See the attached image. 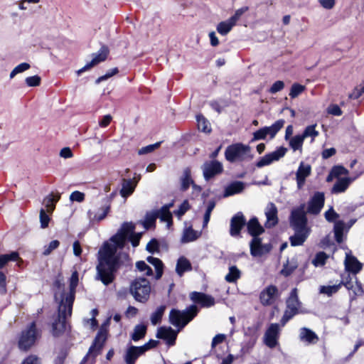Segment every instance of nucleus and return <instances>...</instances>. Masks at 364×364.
Wrapping results in <instances>:
<instances>
[{"mask_svg": "<svg viewBox=\"0 0 364 364\" xmlns=\"http://www.w3.org/2000/svg\"><path fill=\"white\" fill-rule=\"evenodd\" d=\"M134 228L133 223H124L117 232L104 242L99 250L97 278L105 285L109 284L114 279V273L121 265V257H128L127 255L120 252L124 247L127 238L129 236L133 247L139 245L141 233H133Z\"/></svg>", "mask_w": 364, "mask_h": 364, "instance_id": "obj_1", "label": "nucleus"}, {"mask_svg": "<svg viewBox=\"0 0 364 364\" xmlns=\"http://www.w3.org/2000/svg\"><path fill=\"white\" fill-rule=\"evenodd\" d=\"M227 161L233 163L250 160L253 158L251 154V147L242 143H236L228 146L225 151Z\"/></svg>", "mask_w": 364, "mask_h": 364, "instance_id": "obj_2", "label": "nucleus"}, {"mask_svg": "<svg viewBox=\"0 0 364 364\" xmlns=\"http://www.w3.org/2000/svg\"><path fill=\"white\" fill-rule=\"evenodd\" d=\"M198 311V308L195 305H191L183 311L172 309L169 314L170 322L174 326L181 329L197 315Z\"/></svg>", "mask_w": 364, "mask_h": 364, "instance_id": "obj_3", "label": "nucleus"}, {"mask_svg": "<svg viewBox=\"0 0 364 364\" xmlns=\"http://www.w3.org/2000/svg\"><path fill=\"white\" fill-rule=\"evenodd\" d=\"M130 292L137 301L146 302L151 292L149 282L144 278L136 279L130 285Z\"/></svg>", "mask_w": 364, "mask_h": 364, "instance_id": "obj_4", "label": "nucleus"}, {"mask_svg": "<svg viewBox=\"0 0 364 364\" xmlns=\"http://www.w3.org/2000/svg\"><path fill=\"white\" fill-rule=\"evenodd\" d=\"M73 306L59 302L58 318L52 325V334L54 336H58L62 334L66 328L65 320L71 316Z\"/></svg>", "mask_w": 364, "mask_h": 364, "instance_id": "obj_5", "label": "nucleus"}, {"mask_svg": "<svg viewBox=\"0 0 364 364\" xmlns=\"http://www.w3.org/2000/svg\"><path fill=\"white\" fill-rule=\"evenodd\" d=\"M301 303L298 299L297 289H293L291 291L290 296L287 301V309L281 320L282 324L284 326L286 323L290 320L294 315L303 313Z\"/></svg>", "mask_w": 364, "mask_h": 364, "instance_id": "obj_6", "label": "nucleus"}, {"mask_svg": "<svg viewBox=\"0 0 364 364\" xmlns=\"http://www.w3.org/2000/svg\"><path fill=\"white\" fill-rule=\"evenodd\" d=\"M78 284V273L77 271L73 272L70 279V289L68 292H65L64 289H62L60 287L58 288V291L55 293V298L58 302L63 301L64 304L73 306L75 288Z\"/></svg>", "mask_w": 364, "mask_h": 364, "instance_id": "obj_7", "label": "nucleus"}, {"mask_svg": "<svg viewBox=\"0 0 364 364\" xmlns=\"http://www.w3.org/2000/svg\"><path fill=\"white\" fill-rule=\"evenodd\" d=\"M38 336L39 333L36 328L35 323L33 322L27 329L22 332L18 342L19 348L21 350H28L35 343Z\"/></svg>", "mask_w": 364, "mask_h": 364, "instance_id": "obj_8", "label": "nucleus"}, {"mask_svg": "<svg viewBox=\"0 0 364 364\" xmlns=\"http://www.w3.org/2000/svg\"><path fill=\"white\" fill-rule=\"evenodd\" d=\"M304 208V205H301L300 207L291 211L290 224L294 229L308 230L306 226V218Z\"/></svg>", "mask_w": 364, "mask_h": 364, "instance_id": "obj_9", "label": "nucleus"}, {"mask_svg": "<svg viewBox=\"0 0 364 364\" xmlns=\"http://www.w3.org/2000/svg\"><path fill=\"white\" fill-rule=\"evenodd\" d=\"M287 152V148L284 146H279L275 151L267 154L263 157H262L257 162L256 166L258 168H262L263 166L270 165L272 163L277 161L280 159L283 158Z\"/></svg>", "mask_w": 364, "mask_h": 364, "instance_id": "obj_10", "label": "nucleus"}, {"mask_svg": "<svg viewBox=\"0 0 364 364\" xmlns=\"http://www.w3.org/2000/svg\"><path fill=\"white\" fill-rule=\"evenodd\" d=\"M278 296L277 288L274 285H269L261 291L259 300L262 305L270 306L274 303Z\"/></svg>", "mask_w": 364, "mask_h": 364, "instance_id": "obj_11", "label": "nucleus"}, {"mask_svg": "<svg viewBox=\"0 0 364 364\" xmlns=\"http://www.w3.org/2000/svg\"><path fill=\"white\" fill-rule=\"evenodd\" d=\"M203 176L206 181L220 174L223 171V164L218 161H207L202 166Z\"/></svg>", "mask_w": 364, "mask_h": 364, "instance_id": "obj_12", "label": "nucleus"}, {"mask_svg": "<svg viewBox=\"0 0 364 364\" xmlns=\"http://www.w3.org/2000/svg\"><path fill=\"white\" fill-rule=\"evenodd\" d=\"M108 53L109 49L107 47H102L97 53L93 55V58L90 63H87L83 68L77 71V75H80L82 73L91 69L98 63L105 61L108 55Z\"/></svg>", "mask_w": 364, "mask_h": 364, "instance_id": "obj_13", "label": "nucleus"}, {"mask_svg": "<svg viewBox=\"0 0 364 364\" xmlns=\"http://www.w3.org/2000/svg\"><path fill=\"white\" fill-rule=\"evenodd\" d=\"M270 244H262L260 238L255 237L250 242V252L254 257H261L270 252Z\"/></svg>", "mask_w": 364, "mask_h": 364, "instance_id": "obj_14", "label": "nucleus"}, {"mask_svg": "<svg viewBox=\"0 0 364 364\" xmlns=\"http://www.w3.org/2000/svg\"><path fill=\"white\" fill-rule=\"evenodd\" d=\"M279 335V326L277 323H272L266 331L264 336V343L273 348L277 345Z\"/></svg>", "mask_w": 364, "mask_h": 364, "instance_id": "obj_15", "label": "nucleus"}, {"mask_svg": "<svg viewBox=\"0 0 364 364\" xmlns=\"http://www.w3.org/2000/svg\"><path fill=\"white\" fill-rule=\"evenodd\" d=\"M190 298L203 308L211 307L215 304V299L212 296L201 292L193 291L191 294Z\"/></svg>", "mask_w": 364, "mask_h": 364, "instance_id": "obj_16", "label": "nucleus"}, {"mask_svg": "<svg viewBox=\"0 0 364 364\" xmlns=\"http://www.w3.org/2000/svg\"><path fill=\"white\" fill-rule=\"evenodd\" d=\"M245 223V218L242 213L239 212L235 214L230 220V235L232 237L238 236Z\"/></svg>", "mask_w": 364, "mask_h": 364, "instance_id": "obj_17", "label": "nucleus"}, {"mask_svg": "<svg viewBox=\"0 0 364 364\" xmlns=\"http://www.w3.org/2000/svg\"><path fill=\"white\" fill-rule=\"evenodd\" d=\"M344 264L346 270L354 274H358L363 267L362 263L353 256L350 252L346 253Z\"/></svg>", "mask_w": 364, "mask_h": 364, "instance_id": "obj_18", "label": "nucleus"}, {"mask_svg": "<svg viewBox=\"0 0 364 364\" xmlns=\"http://www.w3.org/2000/svg\"><path fill=\"white\" fill-rule=\"evenodd\" d=\"M311 166L309 164H304L301 162L296 173V179L297 187L299 189L302 188L305 183L306 178L311 173Z\"/></svg>", "mask_w": 364, "mask_h": 364, "instance_id": "obj_19", "label": "nucleus"}, {"mask_svg": "<svg viewBox=\"0 0 364 364\" xmlns=\"http://www.w3.org/2000/svg\"><path fill=\"white\" fill-rule=\"evenodd\" d=\"M265 215L267 218L265 226L267 228H272L278 223L277 208L273 203L267 204L265 209Z\"/></svg>", "mask_w": 364, "mask_h": 364, "instance_id": "obj_20", "label": "nucleus"}, {"mask_svg": "<svg viewBox=\"0 0 364 364\" xmlns=\"http://www.w3.org/2000/svg\"><path fill=\"white\" fill-rule=\"evenodd\" d=\"M145 347L130 346L126 350L124 360L127 364H134L136 359L144 353Z\"/></svg>", "mask_w": 364, "mask_h": 364, "instance_id": "obj_21", "label": "nucleus"}, {"mask_svg": "<svg viewBox=\"0 0 364 364\" xmlns=\"http://www.w3.org/2000/svg\"><path fill=\"white\" fill-rule=\"evenodd\" d=\"M107 339V335L106 332L103 331H100L93 343V345L90 348L89 350V355H92L93 356H96L97 354L100 353V350H102L104 343Z\"/></svg>", "mask_w": 364, "mask_h": 364, "instance_id": "obj_22", "label": "nucleus"}, {"mask_svg": "<svg viewBox=\"0 0 364 364\" xmlns=\"http://www.w3.org/2000/svg\"><path fill=\"white\" fill-rule=\"evenodd\" d=\"M157 338L166 340L167 343L172 346L176 338V333L170 327H161L158 329Z\"/></svg>", "mask_w": 364, "mask_h": 364, "instance_id": "obj_23", "label": "nucleus"}, {"mask_svg": "<svg viewBox=\"0 0 364 364\" xmlns=\"http://www.w3.org/2000/svg\"><path fill=\"white\" fill-rule=\"evenodd\" d=\"M245 184L242 181H234L228 185L224 191L223 196L228 197L235 194L240 193L245 189Z\"/></svg>", "mask_w": 364, "mask_h": 364, "instance_id": "obj_24", "label": "nucleus"}, {"mask_svg": "<svg viewBox=\"0 0 364 364\" xmlns=\"http://www.w3.org/2000/svg\"><path fill=\"white\" fill-rule=\"evenodd\" d=\"M137 185V181H134L132 179H123L122 184V189L120 190V195L124 198H127L131 196L135 190Z\"/></svg>", "mask_w": 364, "mask_h": 364, "instance_id": "obj_25", "label": "nucleus"}, {"mask_svg": "<svg viewBox=\"0 0 364 364\" xmlns=\"http://www.w3.org/2000/svg\"><path fill=\"white\" fill-rule=\"evenodd\" d=\"M299 339L306 344L315 343L317 341L316 334L307 328H301L299 332Z\"/></svg>", "mask_w": 364, "mask_h": 364, "instance_id": "obj_26", "label": "nucleus"}, {"mask_svg": "<svg viewBox=\"0 0 364 364\" xmlns=\"http://www.w3.org/2000/svg\"><path fill=\"white\" fill-rule=\"evenodd\" d=\"M352 181L350 178H339L332 188V193L337 194L345 192Z\"/></svg>", "mask_w": 364, "mask_h": 364, "instance_id": "obj_27", "label": "nucleus"}, {"mask_svg": "<svg viewBox=\"0 0 364 364\" xmlns=\"http://www.w3.org/2000/svg\"><path fill=\"white\" fill-rule=\"evenodd\" d=\"M294 235L290 237L291 244L292 246L301 245L307 237L309 230L304 229H294Z\"/></svg>", "mask_w": 364, "mask_h": 364, "instance_id": "obj_28", "label": "nucleus"}, {"mask_svg": "<svg viewBox=\"0 0 364 364\" xmlns=\"http://www.w3.org/2000/svg\"><path fill=\"white\" fill-rule=\"evenodd\" d=\"M249 233L253 236L257 237L264 232L263 228L259 223L257 218H252L249 220L247 224Z\"/></svg>", "mask_w": 364, "mask_h": 364, "instance_id": "obj_29", "label": "nucleus"}, {"mask_svg": "<svg viewBox=\"0 0 364 364\" xmlns=\"http://www.w3.org/2000/svg\"><path fill=\"white\" fill-rule=\"evenodd\" d=\"M191 264L188 259L185 257H181L178 258L176 266V272L178 275L181 277L185 272L191 271Z\"/></svg>", "mask_w": 364, "mask_h": 364, "instance_id": "obj_30", "label": "nucleus"}, {"mask_svg": "<svg viewBox=\"0 0 364 364\" xmlns=\"http://www.w3.org/2000/svg\"><path fill=\"white\" fill-rule=\"evenodd\" d=\"M284 124L285 121L284 119H279L271 126L263 127L267 136H269L271 139H273L277 132L284 127Z\"/></svg>", "mask_w": 364, "mask_h": 364, "instance_id": "obj_31", "label": "nucleus"}, {"mask_svg": "<svg viewBox=\"0 0 364 364\" xmlns=\"http://www.w3.org/2000/svg\"><path fill=\"white\" fill-rule=\"evenodd\" d=\"M157 218H159L161 222H166L168 228H170L173 224L172 213L170 210H166L161 207L159 210H154Z\"/></svg>", "mask_w": 364, "mask_h": 364, "instance_id": "obj_32", "label": "nucleus"}, {"mask_svg": "<svg viewBox=\"0 0 364 364\" xmlns=\"http://www.w3.org/2000/svg\"><path fill=\"white\" fill-rule=\"evenodd\" d=\"M146 260L149 263H150L155 267L156 279H160L163 274L164 265H163L162 262L159 259L151 257V256L148 257Z\"/></svg>", "mask_w": 364, "mask_h": 364, "instance_id": "obj_33", "label": "nucleus"}, {"mask_svg": "<svg viewBox=\"0 0 364 364\" xmlns=\"http://www.w3.org/2000/svg\"><path fill=\"white\" fill-rule=\"evenodd\" d=\"M200 232L193 230L191 228H186L183 234L181 241L183 242H190L198 239Z\"/></svg>", "mask_w": 364, "mask_h": 364, "instance_id": "obj_34", "label": "nucleus"}, {"mask_svg": "<svg viewBox=\"0 0 364 364\" xmlns=\"http://www.w3.org/2000/svg\"><path fill=\"white\" fill-rule=\"evenodd\" d=\"M304 140V139L301 134H297L288 140L289 145L294 151L297 150L301 151Z\"/></svg>", "mask_w": 364, "mask_h": 364, "instance_id": "obj_35", "label": "nucleus"}, {"mask_svg": "<svg viewBox=\"0 0 364 364\" xmlns=\"http://www.w3.org/2000/svg\"><path fill=\"white\" fill-rule=\"evenodd\" d=\"M59 198L60 196H57V198H55L53 194H50L46 196L43 200L46 212L48 213H52L55 209V203L59 200Z\"/></svg>", "mask_w": 364, "mask_h": 364, "instance_id": "obj_36", "label": "nucleus"}, {"mask_svg": "<svg viewBox=\"0 0 364 364\" xmlns=\"http://www.w3.org/2000/svg\"><path fill=\"white\" fill-rule=\"evenodd\" d=\"M229 18L226 21L220 22L217 26V31L222 36H226L235 26Z\"/></svg>", "mask_w": 364, "mask_h": 364, "instance_id": "obj_37", "label": "nucleus"}, {"mask_svg": "<svg viewBox=\"0 0 364 364\" xmlns=\"http://www.w3.org/2000/svg\"><path fill=\"white\" fill-rule=\"evenodd\" d=\"M343 285V282H340L338 284L322 286L320 288V293L331 296L334 294L337 293Z\"/></svg>", "mask_w": 364, "mask_h": 364, "instance_id": "obj_38", "label": "nucleus"}, {"mask_svg": "<svg viewBox=\"0 0 364 364\" xmlns=\"http://www.w3.org/2000/svg\"><path fill=\"white\" fill-rule=\"evenodd\" d=\"M181 189L183 191L187 190L193 181L191 177V170L187 168L183 171V176L181 178Z\"/></svg>", "mask_w": 364, "mask_h": 364, "instance_id": "obj_39", "label": "nucleus"}, {"mask_svg": "<svg viewBox=\"0 0 364 364\" xmlns=\"http://www.w3.org/2000/svg\"><path fill=\"white\" fill-rule=\"evenodd\" d=\"M198 128L199 130L208 133L211 131V127L209 122L202 115L196 117Z\"/></svg>", "mask_w": 364, "mask_h": 364, "instance_id": "obj_40", "label": "nucleus"}, {"mask_svg": "<svg viewBox=\"0 0 364 364\" xmlns=\"http://www.w3.org/2000/svg\"><path fill=\"white\" fill-rule=\"evenodd\" d=\"M307 213L317 214L318 213V193H315L311 200L309 202Z\"/></svg>", "mask_w": 364, "mask_h": 364, "instance_id": "obj_41", "label": "nucleus"}, {"mask_svg": "<svg viewBox=\"0 0 364 364\" xmlns=\"http://www.w3.org/2000/svg\"><path fill=\"white\" fill-rule=\"evenodd\" d=\"M348 173V171L341 166H336L333 167L327 178L328 181L332 180L333 178H338L342 175H347Z\"/></svg>", "mask_w": 364, "mask_h": 364, "instance_id": "obj_42", "label": "nucleus"}, {"mask_svg": "<svg viewBox=\"0 0 364 364\" xmlns=\"http://www.w3.org/2000/svg\"><path fill=\"white\" fill-rule=\"evenodd\" d=\"M298 264L296 260L294 258H292L291 260H288L287 264L284 266V268L282 269L281 273L284 276H289L291 274L293 271L297 267Z\"/></svg>", "mask_w": 364, "mask_h": 364, "instance_id": "obj_43", "label": "nucleus"}, {"mask_svg": "<svg viewBox=\"0 0 364 364\" xmlns=\"http://www.w3.org/2000/svg\"><path fill=\"white\" fill-rule=\"evenodd\" d=\"M18 259V254L16 252L0 255V269H2L9 261H16Z\"/></svg>", "mask_w": 364, "mask_h": 364, "instance_id": "obj_44", "label": "nucleus"}, {"mask_svg": "<svg viewBox=\"0 0 364 364\" xmlns=\"http://www.w3.org/2000/svg\"><path fill=\"white\" fill-rule=\"evenodd\" d=\"M343 284L349 291H351L354 294V295H361L363 292L360 284H359L356 281L355 282H347Z\"/></svg>", "mask_w": 364, "mask_h": 364, "instance_id": "obj_45", "label": "nucleus"}, {"mask_svg": "<svg viewBox=\"0 0 364 364\" xmlns=\"http://www.w3.org/2000/svg\"><path fill=\"white\" fill-rule=\"evenodd\" d=\"M344 228L345 224L342 221H338L334 225V234L338 242H341L343 241Z\"/></svg>", "mask_w": 364, "mask_h": 364, "instance_id": "obj_46", "label": "nucleus"}, {"mask_svg": "<svg viewBox=\"0 0 364 364\" xmlns=\"http://www.w3.org/2000/svg\"><path fill=\"white\" fill-rule=\"evenodd\" d=\"M146 331V327L144 325H137L135 326L133 333L132 334V338L134 341H137L142 338Z\"/></svg>", "mask_w": 364, "mask_h": 364, "instance_id": "obj_47", "label": "nucleus"}, {"mask_svg": "<svg viewBox=\"0 0 364 364\" xmlns=\"http://www.w3.org/2000/svg\"><path fill=\"white\" fill-rule=\"evenodd\" d=\"M240 270L235 266H232L229 268V272L225 276V280L228 282H235L240 278Z\"/></svg>", "mask_w": 364, "mask_h": 364, "instance_id": "obj_48", "label": "nucleus"}, {"mask_svg": "<svg viewBox=\"0 0 364 364\" xmlns=\"http://www.w3.org/2000/svg\"><path fill=\"white\" fill-rule=\"evenodd\" d=\"M166 309L165 306H160L157 308V309L152 314L151 316V321L153 325H156L159 323L162 318V316Z\"/></svg>", "mask_w": 364, "mask_h": 364, "instance_id": "obj_49", "label": "nucleus"}, {"mask_svg": "<svg viewBox=\"0 0 364 364\" xmlns=\"http://www.w3.org/2000/svg\"><path fill=\"white\" fill-rule=\"evenodd\" d=\"M157 219V215L155 214L154 211L146 213L145 216V219L144 221V226L145 229H149L155 225L156 220Z\"/></svg>", "mask_w": 364, "mask_h": 364, "instance_id": "obj_50", "label": "nucleus"}, {"mask_svg": "<svg viewBox=\"0 0 364 364\" xmlns=\"http://www.w3.org/2000/svg\"><path fill=\"white\" fill-rule=\"evenodd\" d=\"M316 124L306 127L301 134L303 138L306 139L311 137L312 139H314L318 135V132L316 130Z\"/></svg>", "mask_w": 364, "mask_h": 364, "instance_id": "obj_51", "label": "nucleus"}, {"mask_svg": "<svg viewBox=\"0 0 364 364\" xmlns=\"http://www.w3.org/2000/svg\"><path fill=\"white\" fill-rule=\"evenodd\" d=\"M50 213H48L46 212V210L44 208H41L40 210V223H41V228L44 229L46 228L48 226L49 222L50 220V218L49 216Z\"/></svg>", "mask_w": 364, "mask_h": 364, "instance_id": "obj_52", "label": "nucleus"}, {"mask_svg": "<svg viewBox=\"0 0 364 364\" xmlns=\"http://www.w3.org/2000/svg\"><path fill=\"white\" fill-rule=\"evenodd\" d=\"M304 90L305 87L304 85H301L298 83H294L292 85L291 87L289 96L291 98H295L298 97L300 94H301L304 91Z\"/></svg>", "mask_w": 364, "mask_h": 364, "instance_id": "obj_53", "label": "nucleus"}, {"mask_svg": "<svg viewBox=\"0 0 364 364\" xmlns=\"http://www.w3.org/2000/svg\"><path fill=\"white\" fill-rule=\"evenodd\" d=\"M30 65L27 63H22L15 67L10 73V78L14 77L17 74L21 73L30 68Z\"/></svg>", "mask_w": 364, "mask_h": 364, "instance_id": "obj_54", "label": "nucleus"}, {"mask_svg": "<svg viewBox=\"0 0 364 364\" xmlns=\"http://www.w3.org/2000/svg\"><path fill=\"white\" fill-rule=\"evenodd\" d=\"M136 267L139 271L144 272L145 275L150 276L152 274L151 268L147 265L145 262L139 261L136 263Z\"/></svg>", "mask_w": 364, "mask_h": 364, "instance_id": "obj_55", "label": "nucleus"}, {"mask_svg": "<svg viewBox=\"0 0 364 364\" xmlns=\"http://www.w3.org/2000/svg\"><path fill=\"white\" fill-rule=\"evenodd\" d=\"M190 208L188 200H186L181 203L179 208L174 211V214L178 219H181V218L190 209Z\"/></svg>", "mask_w": 364, "mask_h": 364, "instance_id": "obj_56", "label": "nucleus"}, {"mask_svg": "<svg viewBox=\"0 0 364 364\" xmlns=\"http://www.w3.org/2000/svg\"><path fill=\"white\" fill-rule=\"evenodd\" d=\"M247 10H248V7H247V6H245V7H242V8H240V9H237V11H235L234 15L232 16L230 18H229V20L232 23L236 25L237 21L240 18L242 15L244 13H245Z\"/></svg>", "mask_w": 364, "mask_h": 364, "instance_id": "obj_57", "label": "nucleus"}, {"mask_svg": "<svg viewBox=\"0 0 364 364\" xmlns=\"http://www.w3.org/2000/svg\"><path fill=\"white\" fill-rule=\"evenodd\" d=\"M59 245H60V242L57 240L51 241L48 245H46L44 247L43 254L44 255H50L53 250H54L58 247Z\"/></svg>", "mask_w": 364, "mask_h": 364, "instance_id": "obj_58", "label": "nucleus"}, {"mask_svg": "<svg viewBox=\"0 0 364 364\" xmlns=\"http://www.w3.org/2000/svg\"><path fill=\"white\" fill-rule=\"evenodd\" d=\"M160 142L155 143L154 144H150L146 146L142 147L138 151V154L139 155L146 154L148 153H151L153 151H154L156 149H157L160 146Z\"/></svg>", "mask_w": 364, "mask_h": 364, "instance_id": "obj_59", "label": "nucleus"}, {"mask_svg": "<svg viewBox=\"0 0 364 364\" xmlns=\"http://www.w3.org/2000/svg\"><path fill=\"white\" fill-rule=\"evenodd\" d=\"M146 250L151 252H158L159 251V244L156 239H152L148 244L146 245Z\"/></svg>", "mask_w": 364, "mask_h": 364, "instance_id": "obj_60", "label": "nucleus"}, {"mask_svg": "<svg viewBox=\"0 0 364 364\" xmlns=\"http://www.w3.org/2000/svg\"><path fill=\"white\" fill-rule=\"evenodd\" d=\"M25 81L28 86L36 87L41 83V77L38 75H33L26 77Z\"/></svg>", "mask_w": 364, "mask_h": 364, "instance_id": "obj_61", "label": "nucleus"}, {"mask_svg": "<svg viewBox=\"0 0 364 364\" xmlns=\"http://www.w3.org/2000/svg\"><path fill=\"white\" fill-rule=\"evenodd\" d=\"M109 210H110L109 205H106V206L103 207L102 209V212L95 215V216L92 218V220L95 221H97V222L102 220L103 219L105 218V217L108 214Z\"/></svg>", "mask_w": 364, "mask_h": 364, "instance_id": "obj_62", "label": "nucleus"}, {"mask_svg": "<svg viewBox=\"0 0 364 364\" xmlns=\"http://www.w3.org/2000/svg\"><path fill=\"white\" fill-rule=\"evenodd\" d=\"M70 200L72 202L76 201L78 203H81L85 200V194L82 192H80L78 191H73L70 195Z\"/></svg>", "mask_w": 364, "mask_h": 364, "instance_id": "obj_63", "label": "nucleus"}, {"mask_svg": "<svg viewBox=\"0 0 364 364\" xmlns=\"http://www.w3.org/2000/svg\"><path fill=\"white\" fill-rule=\"evenodd\" d=\"M325 218L328 222H333L338 218L339 215L335 212L333 208H329L324 214Z\"/></svg>", "mask_w": 364, "mask_h": 364, "instance_id": "obj_64", "label": "nucleus"}]
</instances>
